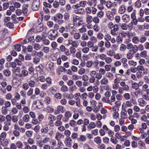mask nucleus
<instances>
[{"mask_svg":"<svg viewBox=\"0 0 149 149\" xmlns=\"http://www.w3.org/2000/svg\"><path fill=\"white\" fill-rule=\"evenodd\" d=\"M89 49L87 47L84 48L82 49V52L85 53H87L89 51Z\"/></svg>","mask_w":149,"mask_h":149,"instance_id":"58","label":"nucleus"},{"mask_svg":"<svg viewBox=\"0 0 149 149\" xmlns=\"http://www.w3.org/2000/svg\"><path fill=\"white\" fill-rule=\"evenodd\" d=\"M30 118V117L29 115L27 114L25 115L23 117V120L25 122H28Z\"/></svg>","mask_w":149,"mask_h":149,"instance_id":"17","label":"nucleus"},{"mask_svg":"<svg viewBox=\"0 0 149 149\" xmlns=\"http://www.w3.org/2000/svg\"><path fill=\"white\" fill-rule=\"evenodd\" d=\"M22 11L20 9H17L16 11V14L18 15H20L22 14Z\"/></svg>","mask_w":149,"mask_h":149,"instance_id":"59","label":"nucleus"},{"mask_svg":"<svg viewBox=\"0 0 149 149\" xmlns=\"http://www.w3.org/2000/svg\"><path fill=\"white\" fill-rule=\"evenodd\" d=\"M54 97L57 99H60L62 97V95L59 93H56L54 95Z\"/></svg>","mask_w":149,"mask_h":149,"instance_id":"25","label":"nucleus"},{"mask_svg":"<svg viewBox=\"0 0 149 149\" xmlns=\"http://www.w3.org/2000/svg\"><path fill=\"white\" fill-rule=\"evenodd\" d=\"M32 8L34 11H37V0H33L32 5Z\"/></svg>","mask_w":149,"mask_h":149,"instance_id":"5","label":"nucleus"},{"mask_svg":"<svg viewBox=\"0 0 149 149\" xmlns=\"http://www.w3.org/2000/svg\"><path fill=\"white\" fill-rule=\"evenodd\" d=\"M72 140L70 137H66L65 139V143L68 147H70L72 146Z\"/></svg>","mask_w":149,"mask_h":149,"instance_id":"3","label":"nucleus"},{"mask_svg":"<svg viewBox=\"0 0 149 149\" xmlns=\"http://www.w3.org/2000/svg\"><path fill=\"white\" fill-rule=\"evenodd\" d=\"M109 29H111V34L113 35H116V31H118L119 29L118 25L117 24H115L114 26L110 27Z\"/></svg>","mask_w":149,"mask_h":149,"instance_id":"2","label":"nucleus"},{"mask_svg":"<svg viewBox=\"0 0 149 149\" xmlns=\"http://www.w3.org/2000/svg\"><path fill=\"white\" fill-rule=\"evenodd\" d=\"M43 24L42 23H40L38 25V32L42 31L44 30Z\"/></svg>","mask_w":149,"mask_h":149,"instance_id":"8","label":"nucleus"},{"mask_svg":"<svg viewBox=\"0 0 149 149\" xmlns=\"http://www.w3.org/2000/svg\"><path fill=\"white\" fill-rule=\"evenodd\" d=\"M124 97L127 100L129 99L130 98V94L129 93H125L124 95Z\"/></svg>","mask_w":149,"mask_h":149,"instance_id":"60","label":"nucleus"},{"mask_svg":"<svg viewBox=\"0 0 149 149\" xmlns=\"http://www.w3.org/2000/svg\"><path fill=\"white\" fill-rule=\"evenodd\" d=\"M74 11L76 14H82L84 12V10L82 7H81L74 10Z\"/></svg>","mask_w":149,"mask_h":149,"instance_id":"6","label":"nucleus"},{"mask_svg":"<svg viewBox=\"0 0 149 149\" xmlns=\"http://www.w3.org/2000/svg\"><path fill=\"white\" fill-rule=\"evenodd\" d=\"M10 67H11L13 68H15L16 66V63L14 62H12L10 63Z\"/></svg>","mask_w":149,"mask_h":149,"instance_id":"62","label":"nucleus"},{"mask_svg":"<svg viewBox=\"0 0 149 149\" xmlns=\"http://www.w3.org/2000/svg\"><path fill=\"white\" fill-rule=\"evenodd\" d=\"M65 115L66 117L69 118L71 116L72 114L70 111H68L65 113Z\"/></svg>","mask_w":149,"mask_h":149,"instance_id":"50","label":"nucleus"},{"mask_svg":"<svg viewBox=\"0 0 149 149\" xmlns=\"http://www.w3.org/2000/svg\"><path fill=\"white\" fill-rule=\"evenodd\" d=\"M138 23V20L136 19H132V21H131V23L129 25L130 26H132V24L133 23L134 25H136Z\"/></svg>","mask_w":149,"mask_h":149,"instance_id":"24","label":"nucleus"},{"mask_svg":"<svg viewBox=\"0 0 149 149\" xmlns=\"http://www.w3.org/2000/svg\"><path fill=\"white\" fill-rule=\"evenodd\" d=\"M76 85L78 87H81L82 86V82L81 81H77L75 82Z\"/></svg>","mask_w":149,"mask_h":149,"instance_id":"39","label":"nucleus"},{"mask_svg":"<svg viewBox=\"0 0 149 149\" xmlns=\"http://www.w3.org/2000/svg\"><path fill=\"white\" fill-rule=\"evenodd\" d=\"M63 136V137H64V135H62L60 133L57 132L55 136V139L58 141H59L61 139L62 136Z\"/></svg>","mask_w":149,"mask_h":149,"instance_id":"14","label":"nucleus"},{"mask_svg":"<svg viewBox=\"0 0 149 149\" xmlns=\"http://www.w3.org/2000/svg\"><path fill=\"white\" fill-rule=\"evenodd\" d=\"M138 101L140 103L139 105L142 107L144 106L147 104V102L142 98L139 99Z\"/></svg>","mask_w":149,"mask_h":149,"instance_id":"9","label":"nucleus"},{"mask_svg":"<svg viewBox=\"0 0 149 149\" xmlns=\"http://www.w3.org/2000/svg\"><path fill=\"white\" fill-rule=\"evenodd\" d=\"M13 134L16 137H18L20 134L19 132L17 130H14L13 132Z\"/></svg>","mask_w":149,"mask_h":149,"instance_id":"33","label":"nucleus"},{"mask_svg":"<svg viewBox=\"0 0 149 149\" xmlns=\"http://www.w3.org/2000/svg\"><path fill=\"white\" fill-rule=\"evenodd\" d=\"M94 142L97 144H100L101 143V140L100 137L97 136L94 138Z\"/></svg>","mask_w":149,"mask_h":149,"instance_id":"12","label":"nucleus"},{"mask_svg":"<svg viewBox=\"0 0 149 149\" xmlns=\"http://www.w3.org/2000/svg\"><path fill=\"white\" fill-rule=\"evenodd\" d=\"M89 127L92 128H94L96 127V125L95 123L91 122L89 124V126L88 127V128H89Z\"/></svg>","mask_w":149,"mask_h":149,"instance_id":"32","label":"nucleus"},{"mask_svg":"<svg viewBox=\"0 0 149 149\" xmlns=\"http://www.w3.org/2000/svg\"><path fill=\"white\" fill-rule=\"evenodd\" d=\"M122 38L119 36H118L116 38V41L118 43H121L122 41Z\"/></svg>","mask_w":149,"mask_h":149,"instance_id":"55","label":"nucleus"},{"mask_svg":"<svg viewBox=\"0 0 149 149\" xmlns=\"http://www.w3.org/2000/svg\"><path fill=\"white\" fill-rule=\"evenodd\" d=\"M132 42L135 44H137L139 43V39L136 36L134 37L132 39Z\"/></svg>","mask_w":149,"mask_h":149,"instance_id":"22","label":"nucleus"},{"mask_svg":"<svg viewBox=\"0 0 149 149\" xmlns=\"http://www.w3.org/2000/svg\"><path fill=\"white\" fill-rule=\"evenodd\" d=\"M71 41L72 42H70L68 44V45H71L73 47H77L78 46V45L77 44V41Z\"/></svg>","mask_w":149,"mask_h":149,"instance_id":"11","label":"nucleus"},{"mask_svg":"<svg viewBox=\"0 0 149 149\" xmlns=\"http://www.w3.org/2000/svg\"><path fill=\"white\" fill-rule=\"evenodd\" d=\"M61 90L63 92H66L68 91V88L66 85H63L61 88Z\"/></svg>","mask_w":149,"mask_h":149,"instance_id":"18","label":"nucleus"},{"mask_svg":"<svg viewBox=\"0 0 149 149\" xmlns=\"http://www.w3.org/2000/svg\"><path fill=\"white\" fill-rule=\"evenodd\" d=\"M126 8L125 7V6L124 5H122L119 8V12L121 14H123Z\"/></svg>","mask_w":149,"mask_h":149,"instance_id":"7","label":"nucleus"},{"mask_svg":"<svg viewBox=\"0 0 149 149\" xmlns=\"http://www.w3.org/2000/svg\"><path fill=\"white\" fill-rule=\"evenodd\" d=\"M93 20V22L95 23H98L99 22V19L97 17H94Z\"/></svg>","mask_w":149,"mask_h":149,"instance_id":"45","label":"nucleus"},{"mask_svg":"<svg viewBox=\"0 0 149 149\" xmlns=\"http://www.w3.org/2000/svg\"><path fill=\"white\" fill-rule=\"evenodd\" d=\"M1 143V145L3 146H7L8 144V142L6 139H3L2 140Z\"/></svg>","mask_w":149,"mask_h":149,"instance_id":"10","label":"nucleus"},{"mask_svg":"<svg viewBox=\"0 0 149 149\" xmlns=\"http://www.w3.org/2000/svg\"><path fill=\"white\" fill-rule=\"evenodd\" d=\"M3 10L7 9L9 6V3H4L3 4Z\"/></svg>","mask_w":149,"mask_h":149,"instance_id":"27","label":"nucleus"},{"mask_svg":"<svg viewBox=\"0 0 149 149\" xmlns=\"http://www.w3.org/2000/svg\"><path fill=\"white\" fill-rule=\"evenodd\" d=\"M139 85L136 83H134L132 84V88L136 90H138L139 89L138 88Z\"/></svg>","mask_w":149,"mask_h":149,"instance_id":"16","label":"nucleus"},{"mask_svg":"<svg viewBox=\"0 0 149 149\" xmlns=\"http://www.w3.org/2000/svg\"><path fill=\"white\" fill-rule=\"evenodd\" d=\"M58 111H59V113L61 112L62 113L63 112V107L61 106H58L57 108Z\"/></svg>","mask_w":149,"mask_h":149,"instance_id":"40","label":"nucleus"},{"mask_svg":"<svg viewBox=\"0 0 149 149\" xmlns=\"http://www.w3.org/2000/svg\"><path fill=\"white\" fill-rule=\"evenodd\" d=\"M78 134L76 133H73L71 135V138L72 139H75L77 138Z\"/></svg>","mask_w":149,"mask_h":149,"instance_id":"48","label":"nucleus"},{"mask_svg":"<svg viewBox=\"0 0 149 149\" xmlns=\"http://www.w3.org/2000/svg\"><path fill=\"white\" fill-rule=\"evenodd\" d=\"M20 71V68L19 67H17L16 68H14L13 70V71L14 73H19Z\"/></svg>","mask_w":149,"mask_h":149,"instance_id":"37","label":"nucleus"},{"mask_svg":"<svg viewBox=\"0 0 149 149\" xmlns=\"http://www.w3.org/2000/svg\"><path fill=\"white\" fill-rule=\"evenodd\" d=\"M140 55L142 57H146L147 56V52L146 51H144L141 52Z\"/></svg>","mask_w":149,"mask_h":149,"instance_id":"35","label":"nucleus"},{"mask_svg":"<svg viewBox=\"0 0 149 149\" xmlns=\"http://www.w3.org/2000/svg\"><path fill=\"white\" fill-rule=\"evenodd\" d=\"M12 120L14 122H16L18 121V119L17 116H12Z\"/></svg>","mask_w":149,"mask_h":149,"instance_id":"64","label":"nucleus"},{"mask_svg":"<svg viewBox=\"0 0 149 149\" xmlns=\"http://www.w3.org/2000/svg\"><path fill=\"white\" fill-rule=\"evenodd\" d=\"M108 80L106 78H103L100 81L101 83L102 84H105L108 83Z\"/></svg>","mask_w":149,"mask_h":149,"instance_id":"34","label":"nucleus"},{"mask_svg":"<svg viewBox=\"0 0 149 149\" xmlns=\"http://www.w3.org/2000/svg\"><path fill=\"white\" fill-rule=\"evenodd\" d=\"M105 61L107 63H109L111 62L112 59L110 57H107L105 58Z\"/></svg>","mask_w":149,"mask_h":149,"instance_id":"56","label":"nucleus"},{"mask_svg":"<svg viewBox=\"0 0 149 149\" xmlns=\"http://www.w3.org/2000/svg\"><path fill=\"white\" fill-rule=\"evenodd\" d=\"M43 44L46 45H48L49 43V41L47 39L42 40Z\"/></svg>","mask_w":149,"mask_h":149,"instance_id":"63","label":"nucleus"},{"mask_svg":"<svg viewBox=\"0 0 149 149\" xmlns=\"http://www.w3.org/2000/svg\"><path fill=\"white\" fill-rule=\"evenodd\" d=\"M56 117L54 116L51 114H49L48 118V119L50 120V122L51 123V122H53L56 119Z\"/></svg>","mask_w":149,"mask_h":149,"instance_id":"15","label":"nucleus"},{"mask_svg":"<svg viewBox=\"0 0 149 149\" xmlns=\"http://www.w3.org/2000/svg\"><path fill=\"white\" fill-rule=\"evenodd\" d=\"M16 146L19 148H21L23 146L22 143L19 141H18L16 143Z\"/></svg>","mask_w":149,"mask_h":149,"instance_id":"20","label":"nucleus"},{"mask_svg":"<svg viewBox=\"0 0 149 149\" xmlns=\"http://www.w3.org/2000/svg\"><path fill=\"white\" fill-rule=\"evenodd\" d=\"M3 73L4 75L6 77L10 76L11 74L10 72L8 69L4 70Z\"/></svg>","mask_w":149,"mask_h":149,"instance_id":"19","label":"nucleus"},{"mask_svg":"<svg viewBox=\"0 0 149 149\" xmlns=\"http://www.w3.org/2000/svg\"><path fill=\"white\" fill-rule=\"evenodd\" d=\"M43 66L42 65H40L38 66V69H39V70L40 73L42 74L43 72Z\"/></svg>","mask_w":149,"mask_h":149,"instance_id":"31","label":"nucleus"},{"mask_svg":"<svg viewBox=\"0 0 149 149\" xmlns=\"http://www.w3.org/2000/svg\"><path fill=\"white\" fill-rule=\"evenodd\" d=\"M107 76L110 79H113V75L112 73L111 72H108L107 73Z\"/></svg>","mask_w":149,"mask_h":149,"instance_id":"51","label":"nucleus"},{"mask_svg":"<svg viewBox=\"0 0 149 149\" xmlns=\"http://www.w3.org/2000/svg\"><path fill=\"white\" fill-rule=\"evenodd\" d=\"M141 1L140 0L137 1L135 3V5L137 8H140L141 6Z\"/></svg>","mask_w":149,"mask_h":149,"instance_id":"26","label":"nucleus"},{"mask_svg":"<svg viewBox=\"0 0 149 149\" xmlns=\"http://www.w3.org/2000/svg\"><path fill=\"white\" fill-rule=\"evenodd\" d=\"M93 20L92 17L91 16L87 15L86 16V22L88 24H89L92 22Z\"/></svg>","mask_w":149,"mask_h":149,"instance_id":"13","label":"nucleus"},{"mask_svg":"<svg viewBox=\"0 0 149 149\" xmlns=\"http://www.w3.org/2000/svg\"><path fill=\"white\" fill-rule=\"evenodd\" d=\"M70 134L71 132L70 130H67L65 131L64 134L67 137H69V136H70Z\"/></svg>","mask_w":149,"mask_h":149,"instance_id":"38","label":"nucleus"},{"mask_svg":"<svg viewBox=\"0 0 149 149\" xmlns=\"http://www.w3.org/2000/svg\"><path fill=\"white\" fill-rule=\"evenodd\" d=\"M88 37L86 33H84L81 37V39L83 40H86L88 39Z\"/></svg>","mask_w":149,"mask_h":149,"instance_id":"43","label":"nucleus"},{"mask_svg":"<svg viewBox=\"0 0 149 149\" xmlns=\"http://www.w3.org/2000/svg\"><path fill=\"white\" fill-rule=\"evenodd\" d=\"M113 3L110 1H107L106 6L108 8H109L112 7Z\"/></svg>","mask_w":149,"mask_h":149,"instance_id":"28","label":"nucleus"},{"mask_svg":"<svg viewBox=\"0 0 149 149\" xmlns=\"http://www.w3.org/2000/svg\"><path fill=\"white\" fill-rule=\"evenodd\" d=\"M14 49L17 52L20 51L21 50V45H16L14 46Z\"/></svg>","mask_w":149,"mask_h":149,"instance_id":"23","label":"nucleus"},{"mask_svg":"<svg viewBox=\"0 0 149 149\" xmlns=\"http://www.w3.org/2000/svg\"><path fill=\"white\" fill-rule=\"evenodd\" d=\"M126 46L125 45L122 44L120 46V50L121 51H124L126 49Z\"/></svg>","mask_w":149,"mask_h":149,"instance_id":"54","label":"nucleus"},{"mask_svg":"<svg viewBox=\"0 0 149 149\" xmlns=\"http://www.w3.org/2000/svg\"><path fill=\"white\" fill-rule=\"evenodd\" d=\"M77 123L76 121L74 120H70V125L72 127H74L76 125Z\"/></svg>","mask_w":149,"mask_h":149,"instance_id":"29","label":"nucleus"},{"mask_svg":"<svg viewBox=\"0 0 149 149\" xmlns=\"http://www.w3.org/2000/svg\"><path fill=\"white\" fill-rule=\"evenodd\" d=\"M130 26L127 25L125 23H123L120 26L121 28L123 30H126L127 29V27Z\"/></svg>","mask_w":149,"mask_h":149,"instance_id":"21","label":"nucleus"},{"mask_svg":"<svg viewBox=\"0 0 149 149\" xmlns=\"http://www.w3.org/2000/svg\"><path fill=\"white\" fill-rule=\"evenodd\" d=\"M104 14V13L103 11H100V12L97 13V15L98 17H101L103 16Z\"/></svg>","mask_w":149,"mask_h":149,"instance_id":"49","label":"nucleus"},{"mask_svg":"<svg viewBox=\"0 0 149 149\" xmlns=\"http://www.w3.org/2000/svg\"><path fill=\"white\" fill-rule=\"evenodd\" d=\"M64 17L65 20L68 21L70 17V15L68 13H65L64 15Z\"/></svg>","mask_w":149,"mask_h":149,"instance_id":"41","label":"nucleus"},{"mask_svg":"<svg viewBox=\"0 0 149 149\" xmlns=\"http://www.w3.org/2000/svg\"><path fill=\"white\" fill-rule=\"evenodd\" d=\"M48 128L47 127H45L44 128H43L41 129V131L42 132L44 133H47L48 132Z\"/></svg>","mask_w":149,"mask_h":149,"instance_id":"52","label":"nucleus"},{"mask_svg":"<svg viewBox=\"0 0 149 149\" xmlns=\"http://www.w3.org/2000/svg\"><path fill=\"white\" fill-rule=\"evenodd\" d=\"M143 75V74L142 72L140 71L137 72L136 74L137 77L138 78H141Z\"/></svg>","mask_w":149,"mask_h":149,"instance_id":"30","label":"nucleus"},{"mask_svg":"<svg viewBox=\"0 0 149 149\" xmlns=\"http://www.w3.org/2000/svg\"><path fill=\"white\" fill-rule=\"evenodd\" d=\"M85 72V70L83 68H81L78 71V73L80 74L81 75L84 74Z\"/></svg>","mask_w":149,"mask_h":149,"instance_id":"44","label":"nucleus"},{"mask_svg":"<svg viewBox=\"0 0 149 149\" xmlns=\"http://www.w3.org/2000/svg\"><path fill=\"white\" fill-rule=\"evenodd\" d=\"M38 80L41 82H44L45 81V79L44 76H41L38 77Z\"/></svg>","mask_w":149,"mask_h":149,"instance_id":"36","label":"nucleus"},{"mask_svg":"<svg viewBox=\"0 0 149 149\" xmlns=\"http://www.w3.org/2000/svg\"><path fill=\"white\" fill-rule=\"evenodd\" d=\"M133 51V53H136L138 50V47L136 45L133 46V47L132 48Z\"/></svg>","mask_w":149,"mask_h":149,"instance_id":"42","label":"nucleus"},{"mask_svg":"<svg viewBox=\"0 0 149 149\" xmlns=\"http://www.w3.org/2000/svg\"><path fill=\"white\" fill-rule=\"evenodd\" d=\"M115 52L113 51L110 50L107 52V54L110 56H112L114 55Z\"/></svg>","mask_w":149,"mask_h":149,"instance_id":"57","label":"nucleus"},{"mask_svg":"<svg viewBox=\"0 0 149 149\" xmlns=\"http://www.w3.org/2000/svg\"><path fill=\"white\" fill-rule=\"evenodd\" d=\"M22 74H23L24 76H27L28 75V72L25 70H23L22 71Z\"/></svg>","mask_w":149,"mask_h":149,"instance_id":"61","label":"nucleus"},{"mask_svg":"<svg viewBox=\"0 0 149 149\" xmlns=\"http://www.w3.org/2000/svg\"><path fill=\"white\" fill-rule=\"evenodd\" d=\"M48 90L53 95L56 92V90L53 87H52L48 89Z\"/></svg>","mask_w":149,"mask_h":149,"instance_id":"53","label":"nucleus"},{"mask_svg":"<svg viewBox=\"0 0 149 149\" xmlns=\"http://www.w3.org/2000/svg\"><path fill=\"white\" fill-rule=\"evenodd\" d=\"M11 42L10 37H8L0 43V47L1 49L5 48Z\"/></svg>","mask_w":149,"mask_h":149,"instance_id":"1","label":"nucleus"},{"mask_svg":"<svg viewBox=\"0 0 149 149\" xmlns=\"http://www.w3.org/2000/svg\"><path fill=\"white\" fill-rule=\"evenodd\" d=\"M32 132L31 131H27L26 132V135L28 137H31L32 136Z\"/></svg>","mask_w":149,"mask_h":149,"instance_id":"47","label":"nucleus"},{"mask_svg":"<svg viewBox=\"0 0 149 149\" xmlns=\"http://www.w3.org/2000/svg\"><path fill=\"white\" fill-rule=\"evenodd\" d=\"M2 113L5 115H6L8 113V109L6 107H4L2 110Z\"/></svg>","mask_w":149,"mask_h":149,"instance_id":"46","label":"nucleus"},{"mask_svg":"<svg viewBox=\"0 0 149 149\" xmlns=\"http://www.w3.org/2000/svg\"><path fill=\"white\" fill-rule=\"evenodd\" d=\"M122 18L123 21L125 23H127L129 22L130 19V16L126 14L123 15Z\"/></svg>","mask_w":149,"mask_h":149,"instance_id":"4","label":"nucleus"}]
</instances>
